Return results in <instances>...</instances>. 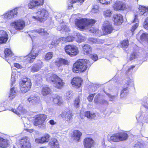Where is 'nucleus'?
Instances as JSON below:
<instances>
[{
  "instance_id": "obj_1",
  "label": "nucleus",
  "mask_w": 148,
  "mask_h": 148,
  "mask_svg": "<svg viewBox=\"0 0 148 148\" xmlns=\"http://www.w3.org/2000/svg\"><path fill=\"white\" fill-rule=\"evenodd\" d=\"M92 63V62L85 59H79L74 64L73 71L76 73L84 72L89 69Z\"/></svg>"
},
{
  "instance_id": "obj_2",
  "label": "nucleus",
  "mask_w": 148,
  "mask_h": 148,
  "mask_svg": "<svg viewBox=\"0 0 148 148\" xmlns=\"http://www.w3.org/2000/svg\"><path fill=\"white\" fill-rule=\"evenodd\" d=\"M47 80L49 82L52 83L53 86L58 89H61L64 84L63 80L56 75H52L49 77L47 78Z\"/></svg>"
},
{
  "instance_id": "obj_3",
  "label": "nucleus",
  "mask_w": 148,
  "mask_h": 148,
  "mask_svg": "<svg viewBox=\"0 0 148 148\" xmlns=\"http://www.w3.org/2000/svg\"><path fill=\"white\" fill-rule=\"evenodd\" d=\"M95 21L92 19L82 18L76 19L75 21V24L78 27L83 29L86 26L95 24Z\"/></svg>"
},
{
  "instance_id": "obj_4",
  "label": "nucleus",
  "mask_w": 148,
  "mask_h": 148,
  "mask_svg": "<svg viewBox=\"0 0 148 148\" xmlns=\"http://www.w3.org/2000/svg\"><path fill=\"white\" fill-rule=\"evenodd\" d=\"M19 84L20 90L23 93H25L29 90L32 86L30 79L27 78L20 81Z\"/></svg>"
},
{
  "instance_id": "obj_5",
  "label": "nucleus",
  "mask_w": 148,
  "mask_h": 148,
  "mask_svg": "<svg viewBox=\"0 0 148 148\" xmlns=\"http://www.w3.org/2000/svg\"><path fill=\"white\" fill-rule=\"evenodd\" d=\"M46 118L47 116L45 114H42L37 116L34 121V125L36 126H38L41 129L45 128L46 124L45 121Z\"/></svg>"
},
{
  "instance_id": "obj_6",
  "label": "nucleus",
  "mask_w": 148,
  "mask_h": 148,
  "mask_svg": "<svg viewBox=\"0 0 148 148\" xmlns=\"http://www.w3.org/2000/svg\"><path fill=\"white\" fill-rule=\"evenodd\" d=\"M36 16H33V19L42 21L47 19L48 15V12L45 9H42L36 13Z\"/></svg>"
},
{
  "instance_id": "obj_7",
  "label": "nucleus",
  "mask_w": 148,
  "mask_h": 148,
  "mask_svg": "<svg viewBox=\"0 0 148 148\" xmlns=\"http://www.w3.org/2000/svg\"><path fill=\"white\" fill-rule=\"evenodd\" d=\"M66 52L71 56H75L78 53L77 48L73 45H68L64 48Z\"/></svg>"
},
{
  "instance_id": "obj_8",
  "label": "nucleus",
  "mask_w": 148,
  "mask_h": 148,
  "mask_svg": "<svg viewBox=\"0 0 148 148\" xmlns=\"http://www.w3.org/2000/svg\"><path fill=\"white\" fill-rule=\"evenodd\" d=\"M11 25L14 26L17 30H21L23 29L25 26V22L23 19H21L14 21L11 24Z\"/></svg>"
},
{
  "instance_id": "obj_9",
  "label": "nucleus",
  "mask_w": 148,
  "mask_h": 148,
  "mask_svg": "<svg viewBox=\"0 0 148 148\" xmlns=\"http://www.w3.org/2000/svg\"><path fill=\"white\" fill-rule=\"evenodd\" d=\"M38 55L36 52H34V49L33 48L30 53L24 57L25 59L27 62L32 63Z\"/></svg>"
},
{
  "instance_id": "obj_10",
  "label": "nucleus",
  "mask_w": 148,
  "mask_h": 148,
  "mask_svg": "<svg viewBox=\"0 0 148 148\" xmlns=\"http://www.w3.org/2000/svg\"><path fill=\"white\" fill-rule=\"evenodd\" d=\"M21 148H31V145L29 138L27 136L23 137L20 141Z\"/></svg>"
},
{
  "instance_id": "obj_11",
  "label": "nucleus",
  "mask_w": 148,
  "mask_h": 148,
  "mask_svg": "<svg viewBox=\"0 0 148 148\" xmlns=\"http://www.w3.org/2000/svg\"><path fill=\"white\" fill-rule=\"evenodd\" d=\"M61 117L68 123L71 122L72 120V111L69 110L67 111H64L60 114Z\"/></svg>"
},
{
  "instance_id": "obj_12",
  "label": "nucleus",
  "mask_w": 148,
  "mask_h": 148,
  "mask_svg": "<svg viewBox=\"0 0 148 148\" xmlns=\"http://www.w3.org/2000/svg\"><path fill=\"white\" fill-rule=\"evenodd\" d=\"M103 27L104 32L106 34H110L114 29L111 24L108 21H106L104 22Z\"/></svg>"
},
{
  "instance_id": "obj_13",
  "label": "nucleus",
  "mask_w": 148,
  "mask_h": 148,
  "mask_svg": "<svg viewBox=\"0 0 148 148\" xmlns=\"http://www.w3.org/2000/svg\"><path fill=\"white\" fill-rule=\"evenodd\" d=\"M44 2V0H30L28 7L29 9H34L37 6L42 5Z\"/></svg>"
},
{
  "instance_id": "obj_14",
  "label": "nucleus",
  "mask_w": 148,
  "mask_h": 148,
  "mask_svg": "<svg viewBox=\"0 0 148 148\" xmlns=\"http://www.w3.org/2000/svg\"><path fill=\"white\" fill-rule=\"evenodd\" d=\"M115 10H124L126 8L125 4L121 1H117L112 6Z\"/></svg>"
},
{
  "instance_id": "obj_15",
  "label": "nucleus",
  "mask_w": 148,
  "mask_h": 148,
  "mask_svg": "<svg viewBox=\"0 0 148 148\" xmlns=\"http://www.w3.org/2000/svg\"><path fill=\"white\" fill-rule=\"evenodd\" d=\"M94 141L91 138H86L84 140L83 144L85 148H91L94 146Z\"/></svg>"
},
{
  "instance_id": "obj_16",
  "label": "nucleus",
  "mask_w": 148,
  "mask_h": 148,
  "mask_svg": "<svg viewBox=\"0 0 148 148\" xmlns=\"http://www.w3.org/2000/svg\"><path fill=\"white\" fill-rule=\"evenodd\" d=\"M82 82V79L79 77H74L72 79L71 84L76 88H79L81 85Z\"/></svg>"
},
{
  "instance_id": "obj_17",
  "label": "nucleus",
  "mask_w": 148,
  "mask_h": 148,
  "mask_svg": "<svg viewBox=\"0 0 148 148\" xmlns=\"http://www.w3.org/2000/svg\"><path fill=\"white\" fill-rule=\"evenodd\" d=\"M125 83L124 87L130 89L134 86V82L133 79L130 77H127L125 79Z\"/></svg>"
},
{
  "instance_id": "obj_18",
  "label": "nucleus",
  "mask_w": 148,
  "mask_h": 148,
  "mask_svg": "<svg viewBox=\"0 0 148 148\" xmlns=\"http://www.w3.org/2000/svg\"><path fill=\"white\" fill-rule=\"evenodd\" d=\"M114 24L116 25H121L123 21L122 16L120 14H115L113 17Z\"/></svg>"
},
{
  "instance_id": "obj_19",
  "label": "nucleus",
  "mask_w": 148,
  "mask_h": 148,
  "mask_svg": "<svg viewBox=\"0 0 148 148\" xmlns=\"http://www.w3.org/2000/svg\"><path fill=\"white\" fill-rule=\"evenodd\" d=\"M8 39V36L6 32L3 30H0V43H5Z\"/></svg>"
},
{
  "instance_id": "obj_20",
  "label": "nucleus",
  "mask_w": 148,
  "mask_h": 148,
  "mask_svg": "<svg viewBox=\"0 0 148 148\" xmlns=\"http://www.w3.org/2000/svg\"><path fill=\"white\" fill-rule=\"evenodd\" d=\"M42 62L40 61L36 64H33L31 68V71L35 72L38 71L42 67Z\"/></svg>"
},
{
  "instance_id": "obj_21",
  "label": "nucleus",
  "mask_w": 148,
  "mask_h": 148,
  "mask_svg": "<svg viewBox=\"0 0 148 148\" xmlns=\"http://www.w3.org/2000/svg\"><path fill=\"white\" fill-rule=\"evenodd\" d=\"M49 135L47 134H45L44 136L40 138H37L35 139L36 142L38 143L42 144L48 142L49 141Z\"/></svg>"
},
{
  "instance_id": "obj_22",
  "label": "nucleus",
  "mask_w": 148,
  "mask_h": 148,
  "mask_svg": "<svg viewBox=\"0 0 148 148\" xmlns=\"http://www.w3.org/2000/svg\"><path fill=\"white\" fill-rule=\"evenodd\" d=\"M27 100L30 104H34L40 102V98L38 96L31 95L27 99Z\"/></svg>"
},
{
  "instance_id": "obj_23",
  "label": "nucleus",
  "mask_w": 148,
  "mask_h": 148,
  "mask_svg": "<svg viewBox=\"0 0 148 148\" xmlns=\"http://www.w3.org/2000/svg\"><path fill=\"white\" fill-rule=\"evenodd\" d=\"M31 32H36L39 34L40 35H46L48 34L47 31L45 29L39 28L33 30L31 31Z\"/></svg>"
},
{
  "instance_id": "obj_24",
  "label": "nucleus",
  "mask_w": 148,
  "mask_h": 148,
  "mask_svg": "<svg viewBox=\"0 0 148 148\" xmlns=\"http://www.w3.org/2000/svg\"><path fill=\"white\" fill-rule=\"evenodd\" d=\"M10 110L14 113H15L17 115H19L21 113H23L25 112V109L23 108L22 105H19L18 108V111H19V112L18 111H16V109H14L12 108H10Z\"/></svg>"
},
{
  "instance_id": "obj_25",
  "label": "nucleus",
  "mask_w": 148,
  "mask_h": 148,
  "mask_svg": "<svg viewBox=\"0 0 148 148\" xmlns=\"http://www.w3.org/2000/svg\"><path fill=\"white\" fill-rule=\"evenodd\" d=\"M82 134V133L80 131L78 130H75L73 132V136L74 139L78 142L79 141Z\"/></svg>"
},
{
  "instance_id": "obj_26",
  "label": "nucleus",
  "mask_w": 148,
  "mask_h": 148,
  "mask_svg": "<svg viewBox=\"0 0 148 148\" xmlns=\"http://www.w3.org/2000/svg\"><path fill=\"white\" fill-rule=\"evenodd\" d=\"M138 9L140 15H143L144 16L147 15L148 12V7L140 5Z\"/></svg>"
},
{
  "instance_id": "obj_27",
  "label": "nucleus",
  "mask_w": 148,
  "mask_h": 148,
  "mask_svg": "<svg viewBox=\"0 0 148 148\" xmlns=\"http://www.w3.org/2000/svg\"><path fill=\"white\" fill-rule=\"evenodd\" d=\"M84 53L87 55L92 52V48L88 45L85 44L82 47Z\"/></svg>"
},
{
  "instance_id": "obj_28",
  "label": "nucleus",
  "mask_w": 148,
  "mask_h": 148,
  "mask_svg": "<svg viewBox=\"0 0 148 148\" xmlns=\"http://www.w3.org/2000/svg\"><path fill=\"white\" fill-rule=\"evenodd\" d=\"M139 35H140V38L142 41H145L147 42L148 45V34L143 32V30H140L138 33Z\"/></svg>"
},
{
  "instance_id": "obj_29",
  "label": "nucleus",
  "mask_w": 148,
  "mask_h": 148,
  "mask_svg": "<svg viewBox=\"0 0 148 148\" xmlns=\"http://www.w3.org/2000/svg\"><path fill=\"white\" fill-rule=\"evenodd\" d=\"M55 64L58 67H60L63 64H66L68 63V61L62 58H60L56 61Z\"/></svg>"
},
{
  "instance_id": "obj_30",
  "label": "nucleus",
  "mask_w": 148,
  "mask_h": 148,
  "mask_svg": "<svg viewBox=\"0 0 148 148\" xmlns=\"http://www.w3.org/2000/svg\"><path fill=\"white\" fill-rule=\"evenodd\" d=\"M17 92V89L16 87H14L11 88L10 90V99L15 97Z\"/></svg>"
},
{
  "instance_id": "obj_31",
  "label": "nucleus",
  "mask_w": 148,
  "mask_h": 148,
  "mask_svg": "<svg viewBox=\"0 0 148 148\" xmlns=\"http://www.w3.org/2000/svg\"><path fill=\"white\" fill-rule=\"evenodd\" d=\"M52 148H59V143L55 138H53L49 143Z\"/></svg>"
},
{
  "instance_id": "obj_32",
  "label": "nucleus",
  "mask_w": 148,
  "mask_h": 148,
  "mask_svg": "<svg viewBox=\"0 0 148 148\" xmlns=\"http://www.w3.org/2000/svg\"><path fill=\"white\" fill-rule=\"evenodd\" d=\"M108 140L110 142H117L120 141L118 133L113 134L111 136L110 139L108 138Z\"/></svg>"
},
{
  "instance_id": "obj_33",
  "label": "nucleus",
  "mask_w": 148,
  "mask_h": 148,
  "mask_svg": "<svg viewBox=\"0 0 148 148\" xmlns=\"http://www.w3.org/2000/svg\"><path fill=\"white\" fill-rule=\"evenodd\" d=\"M120 141L125 140L128 138V136L125 132H122L118 133Z\"/></svg>"
},
{
  "instance_id": "obj_34",
  "label": "nucleus",
  "mask_w": 148,
  "mask_h": 148,
  "mask_svg": "<svg viewBox=\"0 0 148 148\" xmlns=\"http://www.w3.org/2000/svg\"><path fill=\"white\" fill-rule=\"evenodd\" d=\"M96 115L97 114L96 113L91 112L89 111H86L85 113V116L89 119H95Z\"/></svg>"
},
{
  "instance_id": "obj_35",
  "label": "nucleus",
  "mask_w": 148,
  "mask_h": 148,
  "mask_svg": "<svg viewBox=\"0 0 148 148\" xmlns=\"http://www.w3.org/2000/svg\"><path fill=\"white\" fill-rule=\"evenodd\" d=\"M99 85L96 84H91L88 87L89 91L90 92L95 91L99 87Z\"/></svg>"
},
{
  "instance_id": "obj_36",
  "label": "nucleus",
  "mask_w": 148,
  "mask_h": 148,
  "mask_svg": "<svg viewBox=\"0 0 148 148\" xmlns=\"http://www.w3.org/2000/svg\"><path fill=\"white\" fill-rule=\"evenodd\" d=\"M129 89L125 88L123 86V89L121 90L120 93V97L121 98L125 97L127 95Z\"/></svg>"
},
{
  "instance_id": "obj_37",
  "label": "nucleus",
  "mask_w": 148,
  "mask_h": 148,
  "mask_svg": "<svg viewBox=\"0 0 148 148\" xmlns=\"http://www.w3.org/2000/svg\"><path fill=\"white\" fill-rule=\"evenodd\" d=\"M63 23H62L60 26L57 27V30L58 31L63 30L65 32H68L70 31L69 27L66 25H63Z\"/></svg>"
},
{
  "instance_id": "obj_38",
  "label": "nucleus",
  "mask_w": 148,
  "mask_h": 148,
  "mask_svg": "<svg viewBox=\"0 0 148 148\" xmlns=\"http://www.w3.org/2000/svg\"><path fill=\"white\" fill-rule=\"evenodd\" d=\"M53 101L54 103L59 105H60L63 102L62 98L60 96H57L56 98H53Z\"/></svg>"
},
{
  "instance_id": "obj_39",
  "label": "nucleus",
  "mask_w": 148,
  "mask_h": 148,
  "mask_svg": "<svg viewBox=\"0 0 148 148\" xmlns=\"http://www.w3.org/2000/svg\"><path fill=\"white\" fill-rule=\"evenodd\" d=\"M76 36L77 37V42L79 43L83 42L86 40L85 37L78 33H76Z\"/></svg>"
},
{
  "instance_id": "obj_40",
  "label": "nucleus",
  "mask_w": 148,
  "mask_h": 148,
  "mask_svg": "<svg viewBox=\"0 0 148 148\" xmlns=\"http://www.w3.org/2000/svg\"><path fill=\"white\" fill-rule=\"evenodd\" d=\"M50 92V89L47 86L43 87L42 88V93L43 95L48 94Z\"/></svg>"
},
{
  "instance_id": "obj_41",
  "label": "nucleus",
  "mask_w": 148,
  "mask_h": 148,
  "mask_svg": "<svg viewBox=\"0 0 148 148\" xmlns=\"http://www.w3.org/2000/svg\"><path fill=\"white\" fill-rule=\"evenodd\" d=\"M20 8V7H16L14 9L10 11V18H13L16 16L17 13V10Z\"/></svg>"
},
{
  "instance_id": "obj_42",
  "label": "nucleus",
  "mask_w": 148,
  "mask_h": 148,
  "mask_svg": "<svg viewBox=\"0 0 148 148\" xmlns=\"http://www.w3.org/2000/svg\"><path fill=\"white\" fill-rule=\"evenodd\" d=\"M7 140L0 137V147H7Z\"/></svg>"
},
{
  "instance_id": "obj_43",
  "label": "nucleus",
  "mask_w": 148,
  "mask_h": 148,
  "mask_svg": "<svg viewBox=\"0 0 148 148\" xmlns=\"http://www.w3.org/2000/svg\"><path fill=\"white\" fill-rule=\"evenodd\" d=\"M112 13V11L110 9L106 10L103 12V15L105 17H111Z\"/></svg>"
},
{
  "instance_id": "obj_44",
  "label": "nucleus",
  "mask_w": 148,
  "mask_h": 148,
  "mask_svg": "<svg viewBox=\"0 0 148 148\" xmlns=\"http://www.w3.org/2000/svg\"><path fill=\"white\" fill-rule=\"evenodd\" d=\"M80 99L79 97L75 99L74 101V106L76 108H77L80 106Z\"/></svg>"
},
{
  "instance_id": "obj_45",
  "label": "nucleus",
  "mask_w": 148,
  "mask_h": 148,
  "mask_svg": "<svg viewBox=\"0 0 148 148\" xmlns=\"http://www.w3.org/2000/svg\"><path fill=\"white\" fill-rule=\"evenodd\" d=\"M5 54V59L6 61L9 63L8 61L9 59V49L7 48L5 49L4 51Z\"/></svg>"
},
{
  "instance_id": "obj_46",
  "label": "nucleus",
  "mask_w": 148,
  "mask_h": 148,
  "mask_svg": "<svg viewBox=\"0 0 148 148\" xmlns=\"http://www.w3.org/2000/svg\"><path fill=\"white\" fill-rule=\"evenodd\" d=\"M135 67L134 65L130 66L127 67V70L126 73L127 75H130L133 69Z\"/></svg>"
},
{
  "instance_id": "obj_47",
  "label": "nucleus",
  "mask_w": 148,
  "mask_h": 148,
  "mask_svg": "<svg viewBox=\"0 0 148 148\" xmlns=\"http://www.w3.org/2000/svg\"><path fill=\"white\" fill-rule=\"evenodd\" d=\"M53 53L52 52H49L47 53L45 57V59L46 60H50L53 56Z\"/></svg>"
},
{
  "instance_id": "obj_48",
  "label": "nucleus",
  "mask_w": 148,
  "mask_h": 148,
  "mask_svg": "<svg viewBox=\"0 0 148 148\" xmlns=\"http://www.w3.org/2000/svg\"><path fill=\"white\" fill-rule=\"evenodd\" d=\"M128 45V41L127 40H124L121 43L122 47L124 49L127 48Z\"/></svg>"
},
{
  "instance_id": "obj_49",
  "label": "nucleus",
  "mask_w": 148,
  "mask_h": 148,
  "mask_svg": "<svg viewBox=\"0 0 148 148\" xmlns=\"http://www.w3.org/2000/svg\"><path fill=\"white\" fill-rule=\"evenodd\" d=\"M66 99H71L73 96V93L71 91H68L66 94Z\"/></svg>"
},
{
  "instance_id": "obj_50",
  "label": "nucleus",
  "mask_w": 148,
  "mask_h": 148,
  "mask_svg": "<svg viewBox=\"0 0 148 148\" xmlns=\"http://www.w3.org/2000/svg\"><path fill=\"white\" fill-rule=\"evenodd\" d=\"M54 15L56 19L59 21H60L59 19L63 16L61 13L58 12L55 13Z\"/></svg>"
},
{
  "instance_id": "obj_51",
  "label": "nucleus",
  "mask_w": 148,
  "mask_h": 148,
  "mask_svg": "<svg viewBox=\"0 0 148 148\" xmlns=\"http://www.w3.org/2000/svg\"><path fill=\"white\" fill-rule=\"evenodd\" d=\"M34 79L37 82L41 81L42 80V77L40 75H35L33 76Z\"/></svg>"
},
{
  "instance_id": "obj_52",
  "label": "nucleus",
  "mask_w": 148,
  "mask_h": 148,
  "mask_svg": "<svg viewBox=\"0 0 148 148\" xmlns=\"http://www.w3.org/2000/svg\"><path fill=\"white\" fill-rule=\"evenodd\" d=\"M12 57L11 58L12 61L17 60H18V57L15 56L12 51L10 49V57Z\"/></svg>"
},
{
  "instance_id": "obj_53",
  "label": "nucleus",
  "mask_w": 148,
  "mask_h": 148,
  "mask_svg": "<svg viewBox=\"0 0 148 148\" xmlns=\"http://www.w3.org/2000/svg\"><path fill=\"white\" fill-rule=\"evenodd\" d=\"M99 2L103 4H109L112 0H98Z\"/></svg>"
},
{
  "instance_id": "obj_54",
  "label": "nucleus",
  "mask_w": 148,
  "mask_h": 148,
  "mask_svg": "<svg viewBox=\"0 0 148 148\" xmlns=\"http://www.w3.org/2000/svg\"><path fill=\"white\" fill-rule=\"evenodd\" d=\"M98 7L97 5L95 6L92 8L91 10V12L94 14L98 12Z\"/></svg>"
},
{
  "instance_id": "obj_55",
  "label": "nucleus",
  "mask_w": 148,
  "mask_h": 148,
  "mask_svg": "<svg viewBox=\"0 0 148 148\" xmlns=\"http://www.w3.org/2000/svg\"><path fill=\"white\" fill-rule=\"evenodd\" d=\"M137 53L136 52H134L131 54L130 56V60H132L136 58H137Z\"/></svg>"
},
{
  "instance_id": "obj_56",
  "label": "nucleus",
  "mask_w": 148,
  "mask_h": 148,
  "mask_svg": "<svg viewBox=\"0 0 148 148\" xmlns=\"http://www.w3.org/2000/svg\"><path fill=\"white\" fill-rule=\"evenodd\" d=\"M91 59L94 61H97L98 59V56L96 54H93L91 55Z\"/></svg>"
},
{
  "instance_id": "obj_57",
  "label": "nucleus",
  "mask_w": 148,
  "mask_h": 148,
  "mask_svg": "<svg viewBox=\"0 0 148 148\" xmlns=\"http://www.w3.org/2000/svg\"><path fill=\"white\" fill-rule=\"evenodd\" d=\"M138 25V23H136L135 24L132 26L131 30V31L132 32V35L133 34L134 32L137 28Z\"/></svg>"
},
{
  "instance_id": "obj_58",
  "label": "nucleus",
  "mask_w": 148,
  "mask_h": 148,
  "mask_svg": "<svg viewBox=\"0 0 148 148\" xmlns=\"http://www.w3.org/2000/svg\"><path fill=\"white\" fill-rule=\"evenodd\" d=\"M89 42L91 44H92L94 43H96L97 41L96 39L94 38H90L88 39Z\"/></svg>"
},
{
  "instance_id": "obj_59",
  "label": "nucleus",
  "mask_w": 148,
  "mask_h": 148,
  "mask_svg": "<svg viewBox=\"0 0 148 148\" xmlns=\"http://www.w3.org/2000/svg\"><path fill=\"white\" fill-rule=\"evenodd\" d=\"M144 28L148 30V17L146 19L143 25Z\"/></svg>"
},
{
  "instance_id": "obj_60",
  "label": "nucleus",
  "mask_w": 148,
  "mask_h": 148,
  "mask_svg": "<svg viewBox=\"0 0 148 148\" xmlns=\"http://www.w3.org/2000/svg\"><path fill=\"white\" fill-rule=\"evenodd\" d=\"M107 95L109 97V100L112 101L114 100L116 98V96H115L109 94H107Z\"/></svg>"
},
{
  "instance_id": "obj_61",
  "label": "nucleus",
  "mask_w": 148,
  "mask_h": 148,
  "mask_svg": "<svg viewBox=\"0 0 148 148\" xmlns=\"http://www.w3.org/2000/svg\"><path fill=\"white\" fill-rule=\"evenodd\" d=\"M95 94V93H94V94H91L89 96H88L87 99L89 101L91 102L92 101L93 99V97Z\"/></svg>"
},
{
  "instance_id": "obj_62",
  "label": "nucleus",
  "mask_w": 148,
  "mask_h": 148,
  "mask_svg": "<svg viewBox=\"0 0 148 148\" xmlns=\"http://www.w3.org/2000/svg\"><path fill=\"white\" fill-rule=\"evenodd\" d=\"M75 38L74 37L72 36H68L67 37V41L68 42H70L73 41L74 40Z\"/></svg>"
},
{
  "instance_id": "obj_63",
  "label": "nucleus",
  "mask_w": 148,
  "mask_h": 148,
  "mask_svg": "<svg viewBox=\"0 0 148 148\" xmlns=\"http://www.w3.org/2000/svg\"><path fill=\"white\" fill-rule=\"evenodd\" d=\"M60 40L62 43H64L68 42L67 41V37H62L60 39Z\"/></svg>"
},
{
  "instance_id": "obj_64",
  "label": "nucleus",
  "mask_w": 148,
  "mask_h": 148,
  "mask_svg": "<svg viewBox=\"0 0 148 148\" xmlns=\"http://www.w3.org/2000/svg\"><path fill=\"white\" fill-rule=\"evenodd\" d=\"M101 104H103L104 105H107L108 104V102L104 99H102L100 101Z\"/></svg>"
}]
</instances>
